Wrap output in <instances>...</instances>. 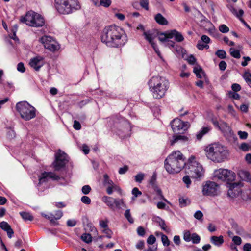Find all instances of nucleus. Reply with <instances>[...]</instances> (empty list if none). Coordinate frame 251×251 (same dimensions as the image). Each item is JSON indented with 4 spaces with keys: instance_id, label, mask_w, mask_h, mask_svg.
Segmentation results:
<instances>
[{
    "instance_id": "nucleus-1",
    "label": "nucleus",
    "mask_w": 251,
    "mask_h": 251,
    "mask_svg": "<svg viewBox=\"0 0 251 251\" xmlns=\"http://www.w3.org/2000/svg\"><path fill=\"white\" fill-rule=\"evenodd\" d=\"M101 40L107 46L118 48L124 46L126 43L127 37L121 27L110 25L103 29Z\"/></svg>"
},
{
    "instance_id": "nucleus-2",
    "label": "nucleus",
    "mask_w": 251,
    "mask_h": 251,
    "mask_svg": "<svg viewBox=\"0 0 251 251\" xmlns=\"http://www.w3.org/2000/svg\"><path fill=\"white\" fill-rule=\"evenodd\" d=\"M186 164L184 156L179 151H173L164 161L165 168L170 174L180 172Z\"/></svg>"
},
{
    "instance_id": "nucleus-3",
    "label": "nucleus",
    "mask_w": 251,
    "mask_h": 251,
    "mask_svg": "<svg viewBox=\"0 0 251 251\" xmlns=\"http://www.w3.org/2000/svg\"><path fill=\"white\" fill-rule=\"evenodd\" d=\"M205 151L207 158L215 162H222L229 156L226 148L218 143L209 145L205 148Z\"/></svg>"
},
{
    "instance_id": "nucleus-4",
    "label": "nucleus",
    "mask_w": 251,
    "mask_h": 251,
    "mask_svg": "<svg viewBox=\"0 0 251 251\" xmlns=\"http://www.w3.org/2000/svg\"><path fill=\"white\" fill-rule=\"evenodd\" d=\"M150 91L154 98H162L169 88V82L165 77L161 76L152 77L149 82Z\"/></svg>"
},
{
    "instance_id": "nucleus-5",
    "label": "nucleus",
    "mask_w": 251,
    "mask_h": 251,
    "mask_svg": "<svg viewBox=\"0 0 251 251\" xmlns=\"http://www.w3.org/2000/svg\"><path fill=\"white\" fill-rule=\"evenodd\" d=\"M54 6L57 12L62 15L72 14L81 8L78 0H54Z\"/></svg>"
},
{
    "instance_id": "nucleus-6",
    "label": "nucleus",
    "mask_w": 251,
    "mask_h": 251,
    "mask_svg": "<svg viewBox=\"0 0 251 251\" xmlns=\"http://www.w3.org/2000/svg\"><path fill=\"white\" fill-rule=\"evenodd\" d=\"M16 109L22 119L29 121L36 117V109L26 101H20L16 105Z\"/></svg>"
},
{
    "instance_id": "nucleus-7",
    "label": "nucleus",
    "mask_w": 251,
    "mask_h": 251,
    "mask_svg": "<svg viewBox=\"0 0 251 251\" xmlns=\"http://www.w3.org/2000/svg\"><path fill=\"white\" fill-rule=\"evenodd\" d=\"M20 21L32 27H42L45 24L44 18L39 14L33 11L28 12L25 17H22Z\"/></svg>"
},
{
    "instance_id": "nucleus-8",
    "label": "nucleus",
    "mask_w": 251,
    "mask_h": 251,
    "mask_svg": "<svg viewBox=\"0 0 251 251\" xmlns=\"http://www.w3.org/2000/svg\"><path fill=\"white\" fill-rule=\"evenodd\" d=\"M188 169L187 173L194 178L202 177L204 175V170L202 165L196 160L194 156L192 155L188 161Z\"/></svg>"
},
{
    "instance_id": "nucleus-9",
    "label": "nucleus",
    "mask_w": 251,
    "mask_h": 251,
    "mask_svg": "<svg viewBox=\"0 0 251 251\" xmlns=\"http://www.w3.org/2000/svg\"><path fill=\"white\" fill-rule=\"evenodd\" d=\"M213 177L215 179L232 182L235 180L236 174L233 172L224 169H219L214 171Z\"/></svg>"
},
{
    "instance_id": "nucleus-10",
    "label": "nucleus",
    "mask_w": 251,
    "mask_h": 251,
    "mask_svg": "<svg viewBox=\"0 0 251 251\" xmlns=\"http://www.w3.org/2000/svg\"><path fill=\"white\" fill-rule=\"evenodd\" d=\"M170 124L173 132L176 134L183 133L190 126L188 122H183L178 118L174 119Z\"/></svg>"
},
{
    "instance_id": "nucleus-11",
    "label": "nucleus",
    "mask_w": 251,
    "mask_h": 251,
    "mask_svg": "<svg viewBox=\"0 0 251 251\" xmlns=\"http://www.w3.org/2000/svg\"><path fill=\"white\" fill-rule=\"evenodd\" d=\"M219 186L213 181H207L203 184L202 193L204 196H215L218 193Z\"/></svg>"
},
{
    "instance_id": "nucleus-12",
    "label": "nucleus",
    "mask_w": 251,
    "mask_h": 251,
    "mask_svg": "<svg viewBox=\"0 0 251 251\" xmlns=\"http://www.w3.org/2000/svg\"><path fill=\"white\" fill-rule=\"evenodd\" d=\"M40 41L44 45L45 48L50 51L54 52L60 48L58 43L51 36H43L40 39Z\"/></svg>"
},
{
    "instance_id": "nucleus-13",
    "label": "nucleus",
    "mask_w": 251,
    "mask_h": 251,
    "mask_svg": "<svg viewBox=\"0 0 251 251\" xmlns=\"http://www.w3.org/2000/svg\"><path fill=\"white\" fill-rule=\"evenodd\" d=\"M67 155L61 150H59L55 154V159L53 166L55 171H59L64 167L68 161Z\"/></svg>"
},
{
    "instance_id": "nucleus-14",
    "label": "nucleus",
    "mask_w": 251,
    "mask_h": 251,
    "mask_svg": "<svg viewBox=\"0 0 251 251\" xmlns=\"http://www.w3.org/2000/svg\"><path fill=\"white\" fill-rule=\"evenodd\" d=\"M242 184L241 182L228 183L229 189L227 192L228 197L232 198L238 196L241 193Z\"/></svg>"
},
{
    "instance_id": "nucleus-15",
    "label": "nucleus",
    "mask_w": 251,
    "mask_h": 251,
    "mask_svg": "<svg viewBox=\"0 0 251 251\" xmlns=\"http://www.w3.org/2000/svg\"><path fill=\"white\" fill-rule=\"evenodd\" d=\"M144 35L146 39L151 44V47L154 50L155 52L156 53L157 55L162 59V57L161 55V53L159 50L156 44L154 42L153 40L156 37L155 35L151 31H147L144 32Z\"/></svg>"
},
{
    "instance_id": "nucleus-16",
    "label": "nucleus",
    "mask_w": 251,
    "mask_h": 251,
    "mask_svg": "<svg viewBox=\"0 0 251 251\" xmlns=\"http://www.w3.org/2000/svg\"><path fill=\"white\" fill-rule=\"evenodd\" d=\"M49 179L57 180L60 179V177L53 172H44L43 173L39 179V185L48 181Z\"/></svg>"
},
{
    "instance_id": "nucleus-17",
    "label": "nucleus",
    "mask_w": 251,
    "mask_h": 251,
    "mask_svg": "<svg viewBox=\"0 0 251 251\" xmlns=\"http://www.w3.org/2000/svg\"><path fill=\"white\" fill-rule=\"evenodd\" d=\"M44 63V58L41 56H37L30 59L29 65L36 71H39Z\"/></svg>"
},
{
    "instance_id": "nucleus-18",
    "label": "nucleus",
    "mask_w": 251,
    "mask_h": 251,
    "mask_svg": "<svg viewBox=\"0 0 251 251\" xmlns=\"http://www.w3.org/2000/svg\"><path fill=\"white\" fill-rule=\"evenodd\" d=\"M219 129H220L224 133L225 136L227 137H233L234 134L230 127L228 124L225 122H222L220 126H218Z\"/></svg>"
},
{
    "instance_id": "nucleus-19",
    "label": "nucleus",
    "mask_w": 251,
    "mask_h": 251,
    "mask_svg": "<svg viewBox=\"0 0 251 251\" xmlns=\"http://www.w3.org/2000/svg\"><path fill=\"white\" fill-rule=\"evenodd\" d=\"M123 125L124 127L121 132L119 131L118 135L122 138L129 137L130 135V132L131 130V126L130 123L126 121H123Z\"/></svg>"
},
{
    "instance_id": "nucleus-20",
    "label": "nucleus",
    "mask_w": 251,
    "mask_h": 251,
    "mask_svg": "<svg viewBox=\"0 0 251 251\" xmlns=\"http://www.w3.org/2000/svg\"><path fill=\"white\" fill-rule=\"evenodd\" d=\"M116 199L104 196L102 198V201L111 209L114 210Z\"/></svg>"
},
{
    "instance_id": "nucleus-21",
    "label": "nucleus",
    "mask_w": 251,
    "mask_h": 251,
    "mask_svg": "<svg viewBox=\"0 0 251 251\" xmlns=\"http://www.w3.org/2000/svg\"><path fill=\"white\" fill-rule=\"evenodd\" d=\"M0 227L6 231L8 237L9 238H11L14 233L13 229L11 228L10 226L8 224L7 222L2 221L0 223Z\"/></svg>"
},
{
    "instance_id": "nucleus-22",
    "label": "nucleus",
    "mask_w": 251,
    "mask_h": 251,
    "mask_svg": "<svg viewBox=\"0 0 251 251\" xmlns=\"http://www.w3.org/2000/svg\"><path fill=\"white\" fill-rule=\"evenodd\" d=\"M210 241L214 245L220 247L224 243V240L222 235L219 236H212L210 238Z\"/></svg>"
},
{
    "instance_id": "nucleus-23",
    "label": "nucleus",
    "mask_w": 251,
    "mask_h": 251,
    "mask_svg": "<svg viewBox=\"0 0 251 251\" xmlns=\"http://www.w3.org/2000/svg\"><path fill=\"white\" fill-rule=\"evenodd\" d=\"M169 37L171 39L173 37H175L176 41L178 42H182L184 40V37L182 34L176 30L170 31V34L169 35Z\"/></svg>"
},
{
    "instance_id": "nucleus-24",
    "label": "nucleus",
    "mask_w": 251,
    "mask_h": 251,
    "mask_svg": "<svg viewBox=\"0 0 251 251\" xmlns=\"http://www.w3.org/2000/svg\"><path fill=\"white\" fill-rule=\"evenodd\" d=\"M193 72L199 78H202L205 76L204 72L202 68L199 65H197L194 67Z\"/></svg>"
},
{
    "instance_id": "nucleus-25",
    "label": "nucleus",
    "mask_w": 251,
    "mask_h": 251,
    "mask_svg": "<svg viewBox=\"0 0 251 251\" xmlns=\"http://www.w3.org/2000/svg\"><path fill=\"white\" fill-rule=\"evenodd\" d=\"M156 23L160 25H167L168 24L167 20L160 13H158L154 16Z\"/></svg>"
},
{
    "instance_id": "nucleus-26",
    "label": "nucleus",
    "mask_w": 251,
    "mask_h": 251,
    "mask_svg": "<svg viewBox=\"0 0 251 251\" xmlns=\"http://www.w3.org/2000/svg\"><path fill=\"white\" fill-rule=\"evenodd\" d=\"M238 175L241 179L246 181H249L251 179V176L250 173L246 171H239L238 172Z\"/></svg>"
},
{
    "instance_id": "nucleus-27",
    "label": "nucleus",
    "mask_w": 251,
    "mask_h": 251,
    "mask_svg": "<svg viewBox=\"0 0 251 251\" xmlns=\"http://www.w3.org/2000/svg\"><path fill=\"white\" fill-rule=\"evenodd\" d=\"M118 209H123L126 208V205L125 204L123 199H116L115 208Z\"/></svg>"
},
{
    "instance_id": "nucleus-28",
    "label": "nucleus",
    "mask_w": 251,
    "mask_h": 251,
    "mask_svg": "<svg viewBox=\"0 0 251 251\" xmlns=\"http://www.w3.org/2000/svg\"><path fill=\"white\" fill-rule=\"evenodd\" d=\"M232 228L235 231L237 234L241 235L244 233V229L236 223L232 224Z\"/></svg>"
},
{
    "instance_id": "nucleus-29",
    "label": "nucleus",
    "mask_w": 251,
    "mask_h": 251,
    "mask_svg": "<svg viewBox=\"0 0 251 251\" xmlns=\"http://www.w3.org/2000/svg\"><path fill=\"white\" fill-rule=\"evenodd\" d=\"M114 190L117 191L120 193L122 192L121 188L115 184L106 187V192L108 195L112 194Z\"/></svg>"
},
{
    "instance_id": "nucleus-30",
    "label": "nucleus",
    "mask_w": 251,
    "mask_h": 251,
    "mask_svg": "<svg viewBox=\"0 0 251 251\" xmlns=\"http://www.w3.org/2000/svg\"><path fill=\"white\" fill-rule=\"evenodd\" d=\"M210 130L209 127H203L199 132L196 134V137L198 140H201L203 136L208 133Z\"/></svg>"
},
{
    "instance_id": "nucleus-31",
    "label": "nucleus",
    "mask_w": 251,
    "mask_h": 251,
    "mask_svg": "<svg viewBox=\"0 0 251 251\" xmlns=\"http://www.w3.org/2000/svg\"><path fill=\"white\" fill-rule=\"evenodd\" d=\"M170 34V31L159 33L158 34V40L162 42H165L167 41L168 39H170V37H169V35Z\"/></svg>"
},
{
    "instance_id": "nucleus-32",
    "label": "nucleus",
    "mask_w": 251,
    "mask_h": 251,
    "mask_svg": "<svg viewBox=\"0 0 251 251\" xmlns=\"http://www.w3.org/2000/svg\"><path fill=\"white\" fill-rule=\"evenodd\" d=\"M229 10L235 16H236L238 18L241 17L244 14V11L243 10L240 9L238 10L233 6H230L229 7Z\"/></svg>"
},
{
    "instance_id": "nucleus-33",
    "label": "nucleus",
    "mask_w": 251,
    "mask_h": 251,
    "mask_svg": "<svg viewBox=\"0 0 251 251\" xmlns=\"http://www.w3.org/2000/svg\"><path fill=\"white\" fill-rule=\"evenodd\" d=\"M152 188L154 189L156 194L159 197L160 199L163 200L166 202L169 203V202L164 197L161 190L157 186V185L154 186V187H152Z\"/></svg>"
},
{
    "instance_id": "nucleus-34",
    "label": "nucleus",
    "mask_w": 251,
    "mask_h": 251,
    "mask_svg": "<svg viewBox=\"0 0 251 251\" xmlns=\"http://www.w3.org/2000/svg\"><path fill=\"white\" fill-rule=\"evenodd\" d=\"M20 215L22 218L25 221H32L33 220V217L31 215L30 213L26 212H22L20 213Z\"/></svg>"
},
{
    "instance_id": "nucleus-35",
    "label": "nucleus",
    "mask_w": 251,
    "mask_h": 251,
    "mask_svg": "<svg viewBox=\"0 0 251 251\" xmlns=\"http://www.w3.org/2000/svg\"><path fill=\"white\" fill-rule=\"evenodd\" d=\"M103 178V184L105 186L107 187L108 186H112L115 185L113 181L109 179V176L107 174L104 175Z\"/></svg>"
},
{
    "instance_id": "nucleus-36",
    "label": "nucleus",
    "mask_w": 251,
    "mask_h": 251,
    "mask_svg": "<svg viewBox=\"0 0 251 251\" xmlns=\"http://www.w3.org/2000/svg\"><path fill=\"white\" fill-rule=\"evenodd\" d=\"M215 55L220 59H225L226 57V53L223 50H218L215 52Z\"/></svg>"
},
{
    "instance_id": "nucleus-37",
    "label": "nucleus",
    "mask_w": 251,
    "mask_h": 251,
    "mask_svg": "<svg viewBox=\"0 0 251 251\" xmlns=\"http://www.w3.org/2000/svg\"><path fill=\"white\" fill-rule=\"evenodd\" d=\"M192 234L190 232V231L189 230H185L184 232H183V239L186 241V242H190L192 240Z\"/></svg>"
},
{
    "instance_id": "nucleus-38",
    "label": "nucleus",
    "mask_w": 251,
    "mask_h": 251,
    "mask_svg": "<svg viewBox=\"0 0 251 251\" xmlns=\"http://www.w3.org/2000/svg\"><path fill=\"white\" fill-rule=\"evenodd\" d=\"M231 55L235 58H240L241 57L240 51L238 50H235L233 48H231L230 50Z\"/></svg>"
},
{
    "instance_id": "nucleus-39",
    "label": "nucleus",
    "mask_w": 251,
    "mask_h": 251,
    "mask_svg": "<svg viewBox=\"0 0 251 251\" xmlns=\"http://www.w3.org/2000/svg\"><path fill=\"white\" fill-rule=\"evenodd\" d=\"M132 194L133 195L132 198V200L134 201L137 197L142 194V192L139 190L138 188L135 187L132 190Z\"/></svg>"
},
{
    "instance_id": "nucleus-40",
    "label": "nucleus",
    "mask_w": 251,
    "mask_h": 251,
    "mask_svg": "<svg viewBox=\"0 0 251 251\" xmlns=\"http://www.w3.org/2000/svg\"><path fill=\"white\" fill-rule=\"evenodd\" d=\"M124 216L125 218L128 220V221L130 223H133L134 220L132 218L131 214H130V210L129 209H127L126 210Z\"/></svg>"
},
{
    "instance_id": "nucleus-41",
    "label": "nucleus",
    "mask_w": 251,
    "mask_h": 251,
    "mask_svg": "<svg viewBox=\"0 0 251 251\" xmlns=\"http://www.w3.org/2000/svg\"><path fill=\"white\" fill-rule=\"evenodd\" d=\"M81 239L84 242L87 243H89L92 242L91 235L88 233L82 234L81 236Z\"/></svg>"
},
{
    "instance_id": "nucleus-42",
    "label": "nucleus",
    "mask_w": 251,
    "mask_h": 251,
    "mask_svg": "<svg viewBox=\"0 0 251 251\" xmlns=\"http://www.w3.org/2000/svg\"><path fill=\"white\" fill-rule=\"evenodd\" d=\"M243 77L246 82L249 84L251 85V74L248 72H246L243 75Z\"/></svg>"
},
{
    "instance_id": "nucleus-43",
    "label": "nucleus",
    "mask_w": 251,
    "mask_h": 251,
    "mask_svg": "<svg viewBox=\"0 0 251 251\" xmlns=\"http://www.w3.org/2000/svg\"><path fill=\"white\" fill-rule=\"evenodd\" d=\"M191 241L193 244H198L201 240L200 236L196 233H193L192 234Z\"/></svg>"
},
{
    "instance_id": "nucleus-44",
    "label": "nucleus",
    "mask_w": 251,
    "mask_h": 251,
    "mask_svg": "<svg viewBox=\"0 0 251 251\" xmlns=\"http://www.w3.org/2000/svg\"><path fill=\"white\" fill-rule=\"evenodd\" d=\"M41 214L45 218L49 219L51 223H55V221H54V216L52 213H50L48 214H46L42 213Z\"/></svg>"
},
{
    "instance_id": "nucleus-45",
    "label": "nucleus",
    "mask_w": 251,
    "mask_h": 251,
    "mask_svg": "<svg viewBox=\"0 0 251 251\" xmlns=\"http://www.w3.org/2000/svg\"><path fill=\"white\" fill-rule=\"evenodd\" d=\"M140 5L143 8L146 10H149V0H139Z\"/></svg>"
},
{
    "instance_id": "nucleus-46",
    "label": "nucleus",
    "mask_w": 251,
    "mask_h": 251,
    "mask_svg": "<svg viewBox=\"0 0 251 251\" xmlns=\"http://www.w3.org/2000/svg\"><path fill=\"white\" fill-rule=\"evenodd\" d=\"M144 177H145V174L144 173H139L136 176H135V180L137 182L141 183L142 181V180L144 179Z\"/></svg>"
},
{
    "instance_id": "nucleus-47",
    "label": "nucleus",
    "mask_w": 251,
    "mask_h": 251,
    "mask_svg": "<svg viewBox=\"0 0 251 251\" xmlns=\"http://www.w3.org/2000/svg\"><path fill=\"white\" fill-rule=\"evenodd\" d=\"M161 241L164 246H168L170 245V241L167 236L161 233Z\"/></svg>"
},
{
    "instance_id": "nucleus-48",
    "label": "nucleus",
    "mask_w": 251,
    "mask_h": 251,
    "mask_svg": "<svg viewBox=\"0 0 251 251\" xmlns=\"http://www.w3.org/2000/svg\"><path fill=\"white\" fill-rule=\"evenodd\" d=\"M81 190L84 194L87 195L91 191V188L89 185H86L82 187Z\"/></svg>"
},
{
    "instance_id": "nucleus-49",
    "label": "nucleus",
    "mask_w": 251,
    "mask_h": 251,
    "mask_svg": "<svg viewBox=\"0 0 251 251\" xmlns=\"http://www.w3.org/2000/svg\"><path fill=\"white\" fill-rule=\"evenodd\" d=\"M81 201L82 203L85 204H90L91 202L90 198L86 196H83L81 198Z\"/></svg>"
},
{
    "instance_id": "nucleus-50",
    "label": "nucleus",
    "mask_w": 251,
    "mask_h": 251,
    "mask_svg": "<svg viewBox=\"0 0 251 251\" xmlns=\"http://www.w3.org/2000/svg\"><path fill=\"white\" fill-rule=\"evenodd\" d=\"M219 30L222 33H226L229 31V28L225 25L223 24L219 26Z\"/></svg>"
},
{
    "instance_id": "nucleus-51",
    "label": "nucleus",
    "mask_w": 251,
    "mask_h": 251,
    "mask_svg": "<svg viewBox=\"0 0 251 251\" xmlns=\"http://www.w3.org/2000/svg\"><path fill=\"white\" fill-rule=\"evenodd\" d=\"M232 241L236 245H240L242 243L241 238L238 236H234L232 238Z\"/></svg>"
},
{
    "instance_id": "nucleus-52",
    "label": "nucleus",
    "mask_w": 251,
    "mask_h": 251,
    "mask_svg": "<svg viewBox=\"0 0 251 251\" xmlns=\"http://www.w3.org/2000/svg\"><path fill=\"white\" fill-rule=\"evenodd\" d=\"M183 182L186 184L187 187H189V186L191 184V180L189 176H185L183 177Z\"/></svg>"
},
{
    "instance_id": "nucleus-53",
    "label": "nucleus",
    "mask_w": 251,
    "mask_h": 251,
    "mask_svg": "<svg viewBox=\"0 0 251 251\" xmlns=\"http://www.w3.org/2000/svg\"><path fill=\"white\" fill-rule=\"evenodd\" d=\"M156 175L155 174H154L150 181V183L152 187H154V186H157L156 184Z\"/></svg>"
},
{
    "instance_id": "nucleus-54",
    "label": "nucleus",
    "mask_w": 251,
    "mask_h": 251,
    "mask_svg": "<svg viewBox=\"0 0 251 251\" xmlns=\"http://www.w3.org/2000/svg\"><path fill=\"white\" fill-rule=\"evenodd\" d=\"M111 3V0H100V5L105 7H109Z\"/></svg>"
},
{
    "instance_id": "nucleus-55",
    "label": "nucleus",
    "mask_w": 251,
    "mask_h": 251,
    "mask_svg": "<svg viewBox=\"0 0 251 251\" xmlns=\"http://www.w3.org/2000/svg\"><path fill=\"white\" fill-rule=\"evenodd\" d=\"M200 41L205 44H208L210 41V39L207 35H203L201 38Z\"/></svg>"
},
{
    "instance_id": "nucleus-56",
    "label": "nucleus",
    "mask_w": 251,
    "mask_h": 251,
    "mask_svg": "<svg viewBox=\"0 0 251 251\" xmlns=\"http://www.w3.org/2000/svg\"><path fill=\"white\" fill-rule=\"evenodd\" d=\"M156 241L155 237L152 235H151L147 239V242L149 245H152L155 243Z\"/></svg>"
},
{
    "instance_id": "nucleus-57",
    "label": "nucleus",
    "mask_w": 251,
    "mask_h": 251,
    "mask_svg": "<svg viewBox=\"0 0 251 251\" xmlns=\"http://www.w3.org/2000/svg\"><path fill=\"white\" fill-rule=\"evenodd\" d=\"M17 69L19 72L21 73H24L25 71V68L24 66V65L22 62H20L18 64Z\"/></svg>"
},
{
    "instance_id": "nucleus-58",
    "label": "nucleus",
    "mask_w": 251,
    "mask_h": 251,
    "mask_svg": "<svg viewBox=\"0 0 251 251\" xmlns=\"http://www.w3.org/2000/svg\"><path fill=\"white\" fill-rule=\"evenodd\" d=\"M194 217L197 220H200L202 219L203 217V214L201 211L200 210L197 211L194 215Z\"/></svg>"
},
{
    "instance_id": "nucleus-59",
    "label": "nucleus",
    "mask_w": 251,
    "mask_h": 251,
    "mask_svg": "<svg viewBox=\"0 0 251 251\" xmlns=\"http://www.w3.org/2000/svg\"><path fill=\"white\" fill-rule=\"evenodd\" d=\"M137 232L138 235L140 236H144L145 235V230L142 226H139L137 228Z\"/></svg>"
},
{
    "instance_id": "nucleus-60",
    "label": "nucleus",
    "mask_w": 251,
    "mask_h": 251,
    "mask_svg": "<svg viewBox=\"0 0 251 251\" xmlns=\"http://www.w3.org/2000/svg\"><path fill=\"white\" fill-rule=\"evenodd\" d=\"M240 149L244 151H247L250 149V146L248 144L244 143L240 145Z\"/></svg>"
},
{
    "instance_id": "nucleus-61",
    "label": "nucleus",
    "mask_w": 251,
    "mask_h": 251,
    "mask_svg": "<svg viewBox=\"0 0 251 251\" xmlns=\"http://www.w3.org/2000/svg\"><path fill=\"white\" fill-rule=\"evenodd\" d=\"M187 60L189 64L194 65L196 61V59L193 55H190L188 57Z\"/></svg>"
},
{
    "instance_id": "nucleus-62",
    "label": "nucleus",
    "mask_w": 251,
    "mask_h": 251,
    "mask_svg": "<svg viewBox=\"0 0 251 251\" xmlns=\"http://www.w3.org/2000/svg\"><path fill=\"white\" fill-rule=\"evenodd\" d=\"M231 88H232V90L235 92H237V91H239L241 89V86L239 84H237V83L233 84L231 86Z\"/></svg>"
},
{
    "instance_id": "nucleus-63",
    "label": "nucleus",
    "mask_w": 251,
    "mask_h": 251,
    "mask_svg": "<svg viewBox=\"0 0 251 251\" xmlns=\"http://www.w3.org/2000/svg\"><path fill=\"white\" fill-rule=\"evenodd\" d=\"M227 65L225 61H221L219 64V69L221 71H224L226 68Z\"/></svg>"
},
{
    "instance_id": "nucleus-64",
    "label": "nucleus",
    "mask_w": 251,
    "mask_h": 251,
    "mask_svg": "<svg viewBox=\"0 0 251 251\" xmlns=\"http://www.w3.org/2000/svg\"><path fill=\"white\" fill-rule=\"evenodd\" d=\"M238 134L240 138L242 139H245L248 137V133L245 131H239L238 132Z\"/></svg>"
}]
</instances>
